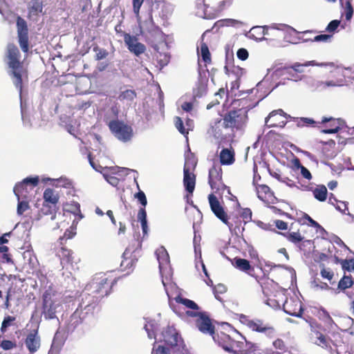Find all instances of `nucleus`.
<instances>
[{"instance_id":"nucleus-1","label":"nucleus","mask_w":354,"mask_h":354,"mask_svg":"<svg viewBox=\"0 0 354 354\" xmlns=\"http://www.w3.org/2000/svg\"><path fill=\"white\" fill-rule=\"evenodd\" d=\"M144 328L148 337L154 338L156 343H163L167 347L170 348L174 353L186 354L187 351L178 331L174 327L167 326L162 328L160 333L158 323L153 319H145Z\"/></svg>"},{"instance_id":"nucleus-2","label":"nucleus","mask_w":354,"mask_h":354,"mask_svg":"<svg viewBox=\"0 0 354 354\" xmlns=\"http://www.w3.org/2000/svg\"><path fill=\"white\" fill-rule=\"evenodd\" d=\"M24 270L27 275L24 278V287L26 286V297L30 302L35 299L38 293L37 279L39 277V261L30 244L24 243Z\"/></svg>"},{"instance_id":"nucleus-3","label":"nucleus","mask_w":354,"mask_h":354,"mask_svg":"<svg viewBox=\"0 0 354 354\" xmlns=\"http://www.w3.org/2000/svg\"><path fill=\"white\" fill-rule=\"evenodd\" d=\"M71 295H62L49 286L42 295V315L46 319L57 318V314L62 310V304L71 301Z\"/></svg>"},{"instance_id":"nucleus-4","label":"nucleus","mask_w":354,"mask_h":354,"mask_svg":"<svg viewBox=\"0 0 354 354\" xmlns=\"http://www.w3.org/2000/svg\"><path fill=\"white\" fill-rule=\"evenodd\" d=\"M157 259L159 263V270L162 277V283L167 297L171 299L169 288H175L176 285L170 283L173 274L172 269L169 264V257L164 247H160L156 251Z\"/></svg>"},{"instance_id":"nucleus-5","label":"nucleus","mask_w":354,"mask_h":354,"mask_svg":"<svg viewBox=\"0 0 354 354\" xmlns=\"http://www.w3.org/2000/svg\"><path fill=\"white\" fill-rule=\"evenodd\" d=\"M7 57L8 59V64L12 69V73L15 77V84L19 89L20 106L22 109V75L20 71L21 62H19L20 52L18 48L9 44L7 47Z\"/></svg>"},{"instance_id":"nucleus-6","label":"nucleus","mask_w":354,"mask_h":354,"mask_svg":"<svg viewBox=\"0 0 354 354\" xmlns=\"http://www.w3.org/2000/svg\"><path fill=\"white\" fill-rule=\"evenodd\" d=\"M113 284V281L109 279L106 274L97 273L86 286L85 289L100 299L109 294Z\"/></svg>"},{"instance_id":"nucleus-7","label":"nucleus","mask_w":354,"mask_h":354,"mask_svg":"<svg viewBox=\"0 0 354 354\" xmlns=\"http://www.w3.org/2000/svg\"><path fill=\"white\" fill-rule=\"evenodd\" d=\"M248 120V110L241 108L228 112L223 118V124L226 128L241 129Z\"/></svg>"},{"instance_id":"nucleus-8","label":"nucleus","mask_w":354,"mask_h":354,"mask_svg":"<svg viewBox=\"0 0 354 354\" xmlns=\"http://www.w3.org/2000/svg\"><path fill=\"white\" fill-rule=\"evenodd\" d=\"M99 300V299L84 288L77 299L78 306L76 309L83 313L84 316L93 315Z\"/></svg>"},{"instance_id":"nucleus-9","label":"nucleus","mask_w":354,"mask_h":354,"mask_svg":"<svg viewBox=\"0 0 354 354\" xmlns=\"http://www.w3.org/2000/svg\"><path fill=\"white\" fill-rule=\"evenodd\" d=\"M109 127L112 133L122 142H128L133 136L131 127L118 120L111 121Z\"/></svg>"},{"instance_id":"nucleus-10","label":"nucleus","mask_w":354,"mask_h":354,"mask_svg":"<svg viewBox=\"0 0 354 354\" xmlns=\"http://www.w3.org/2000/svg\"><path fill=\"white\" fill-rule=\"evenodd\" d=\"M240 321L253 331L263 333L270 337H273L275 334V330L273 327L264 324L263 322L260 319H251L248 316L241 315Z\"/></svg>"},{"instance_id":"nucleus-11","label":"nucleus","mask_w":354,"mask_h":354,"mask_svg":"<svg viewBox=\"0 0 354 354\" xmlns=\"http://www.w3.org/2000/svg\"><path fill=\"white\" fill-rule=\"evenodd\" d=\"M140 26L142 29L147 30L151 37H153L152 44L160 41L164 46H166V35L162 32L159 27L155 25L151 11L148 14L147 19L142 22Z\"/></svg>"},{"instance_id":"nucleus-12","label":"nucleus","mask_w":354,"mask_h":354,"mask_svg":"<svg viewBox=\"0 0 354 354\" xmlns=\"http://www.w3.org/2000/svg\"><path fill=\"white\" fill-rule=\"evenodd\" d=\"M186 315L192 317H198L196 320V326L200 331L203 333L209 334L212 335H214V327L212 325L209 317L205 313L187 310Z\"/></svg>"},{"instance_id":"nucleus-13","label":"nucleus","mask_w":354,"mask_h":354,"mask_svg":"<svg viewBox=\"0 0 354 354\" xmlns=\"http://www.w3.org/2000/svg\"><path fill=\"white\" fill-rule=\"evenodd\" d=\"M262 291L267 299L264 301L265 304L274 309L281 308V304L286 299V295L283 290L271 291L268 286H262Z\"/></svg>"},{"instance_id":"nucleus-14","label":"nucleus","mask_w":354,"mask_h":354,"mask_svg":"<svg viewBox=\"0 0 354 354\" xmlns=\"http://www.w3.org/2000/svg\"><path fill=\"white\" fill-rule=\"evenodd\" d=\"M173 288H169V292H170V296L171 299L168 297L169 299V304L170 308L172 309V310L177 314L179 316H181L183 315V312L180 310V307L179 306V304L184 305L186 308L194 310L193 311H198L199 310V307L194 301L183 298L180 297V295L176 296L174 299L175 300L176 303H174L172 301V295L171 293V290Z\"/></svg>"},{"instance_id":"nucleus-15","label":"nucleus","mask_w":354,"mask_h":354,"mask_svg":"<svg viewBox=\"0 0 354 354\" xmlns=\"http://www.w3.org/2000/svg\"><path fill=\"white\" fill-rule=\"evenodd\" d=\"M39 324L37 322L31 324L30 331L27 335L25 339V344L30 352V354H33L38 351L40 347V337L38 335Z\"/></svg>"},{"instance_id":"nucleus-16","label":"nucleus","mask_w":354,"mask_h":354,"mask_svg":"<svg viewBox=\"0 0 354 354\" xmlns=\"http://www.w3.org/2000/svg\"><path fill=\"white\" fill-rule=\"evenodd\" d=\"M283 311L291 316L301 317L303 313L301 302L297 298H290L286 297L282 304Z\"/></svg>"},{"instance_id":"nucleus-17","label":"nucleus","mask_w":354,"mask_h":354,"mask_svg":"<svg viewBox=\"0 0 354 354\" xmlns=\"http://www.w3.org/2000/svg\"><path fill=\"white\" fill-rule=\"evenodd\" d=\"M208 199L211 209L213 212V213L218 218H219L223 223L227 225L228 227L231 230L233 225L228 221L227 216L225 212L224 209L221 205L217 198L214 195L210 194L209 195Z\"/></svg>"},{"instance_id":"nucleus-18","label":"nucleus","mask_w":354,"mask_h":354,"mask_svg":"<svg viewBox=\"0 0 354 354\" xmlns=\"http://www.w3.org/2000/svg\"><path fill=\"white\" fill-rule=\"evenodd\" d=\"M124 41L128 50L136 56H140L146 50L145 46L138 41L137 37L125 33L124 35Z\"/></svg>"},{"instance_id":"nucleus-19","label":"nucleus","mask_w":354,"mask_h":354,"mask_svg":"<svg viewBox=\"0 0 354 354\" xmlns=\"http://www.w3.org/2000/svg\"><path fill=\"white\" fill-rule=\"evenodd\" d=\"M141 245V241L138 239L135 238L125 249L122 254V257L126 261L130 259V262L127 263V266H128L129 264L132 263L134 260H137V257L140 254Z\"/></svg>"},{"instance_id":"nucleus-20","label":"nucleus","mask_w":354,"mask_h":354,"mask_svg":"<svg viewBox=\"0 0 354 354\" xmlns=\"http://www.w3.org/2000/svg\"><path fill=\"white\" fill-rule=\"evenodd\" d=\"M222 169L218 163H214L209 170V183L212 189H219L223 184L221 182Z\"/></svg>"},{"instance_id":"nucleus-21","label":"nucleus","mask_w":354,"mask_h":354,"mask_svg":"<svg viewBox=\"0 0 354 354\" xmlns=\"http://www.w3.org/2000/svg\"><path fill=\"white\" fill-rule=\"evenodd\" d=\"M336 72L341 73V77H336L335 80H332L335 84V87L342 86L354 82V71H351L350 68L339 67L337 68Z\"/></svg>"},{"instance_id":"nucleus-22","label":"nucleus","mask_w":354,"mask_h":354,"mask_svg":"<svg viewBox=\"0 0 354 354\" xmlns=\"http://www.w3.org/2000/svg\"><path fill=\"white\" fill-rule=\"evenodd\" d=\"M279 115V117H284L286 118H288V115L286 113H285L283 110L278 109L272 111L267 118L265 119V126L268 128L271 127H283L286 124V122L281 120L280 121L277 118V115Z\"/></svg>"},{"instance_id":"nucleus-23","label":"nucleus","mask_w":354,"mask_h":354,"mask_svg":"<svg viewBox=\"0 0 354 354\" xmlns=\"http://www.w3.org/2000/svg\"><path fill=\"white\" fill-rule=\"evenodd\" d=\"M44 4L41 0H31L28 5V18L34 21L44 15Z\"/></svg>"},{"instance_id":"nucleus-24","label":"nucleus","mask_w":354,"mask_h":354,"mask_svg":"<svg viewBox=\"0 0 354 354\" xmlns=\"http://www.w3.org/2000/svg\"><path fill=\"white\" fill-rule=\"evenodd\" d=\"M152 47L157 53L156 57L157 62L160 66V68L161 69L168 64L170 59V56L168 53L160 52V50H164L165 48H167V44L166 43V46H164L161 42L156 41L152 44Z\"/></svg>"},{"instance_id":"nucleus-25","label":"nucleus","mask_w":354,"mask_h":354,"mask_svg":"<svg viewBox=\"0 0 354 354\" xmlns=\"http://www.w3.org/2000/svg\"><path fill=\"white\" fill-rule=\"evenodd\" d=\"M322 122H328L326 125L327 128L322 131L324 133H335L342 130L345 127L344 121L341 119L324 118Z\"/></svg>"},{"instance_id":"nucleus-26","label":"nucleus","mask_w":354,"mask_h":354,"mask_svg":"<svg viewBox=\"0 0 354 354\" xmlns=\"http://www.w3.org/2000/svg\"><path fill=\"white\" fill-rule=\"evenodd\" d=\"M254 347V350L257 348V345L247 342H240L233 340L229 353L234 354H248V351Z\"/></svg>"},{"instance_id":"nucleus-27","label":"nucleus","mask_w":354,"mask_h":354,"mask_svg":"<svg viewBox=\"0 0 354 354\" xmlns=\"http://www.w3.org/2000/svg\"><path fill=\"white\" fill-rule=\"evenodd\" d=\"M306 84L314 91H322L327 87H335V84L332 80L320 81L312 77H304Z\"/></svg>"},{"instance_id":"nucleus-28","label":"nucleus","mask_w":354,"mask_h":354,"mask_svg":"<svg viewBox=\"0 0 354 354\" xmlns=\"http://www.w3.org/2000/svg\"><path fill=\"white\" fill-rule=\"evenodd\" d=\"M86 317L87 316H84L83 313L76 309L66 322V329L68 332H73Z\"/></svg>"},{"instance_id":"nucleus-29","label":"nucleus","mask_w":354,"mask_h":354,"mask_svg":"<svg viewBox=\"0 0 354 354\" xmlns=\"http://www.w3.org/2000/svg\"><path fill=\"white\" fill-rule=\"evenodd\" d=\"M44 204H49V208L55 209L59 201L58 194L51 188H46L43 194Z\"/></svg>"},{"instance_id":"nucleus-30","label":"nucleus","mask_w":354,"mask_h":354,"mask_svg":"<svg viewBox=\"0 0 354 354\" xmlns=\"http://www.w3.org/2000/svg\"><path fill=\"white\" fill-rule=\"evenodd\" d=\"M183 173V184L185 189L187 192L192 194L195 188L196 177L194 174L189 171L187 167H184Z\"/></svg>"},{"instance_id":"nucleus-31","label":"nucleus","mask_w":354,"mask_h":354,"mask_svg":"<svg viewBox=\"0 0 354 354\" xmlns=\"http://www.w3.org/2000/svg\"><path fill=\"white\" fill-rule=\"evenodd\" d=\"M324 65H325V64H320V63H318V62H315V60H313V61L306 62L304 64H300L299 62H295L292 65H291L290 66H288V67L286 66V67L283 68L282 70L292 69L295 73H301L304 72V70L303 68L304 66H316L323 67Z\"/></svg>"},{"instance_id":"nucleus-32","label":"nucleus","mask_w":354,"mask_h":354,"mask_svg":"<svg viewBox=\"0 0 354 354\" xmlns=\"http://www.w3.org/2000/svg\"><path fill=\"white\" fill-rule=\"evenodd\" d=\"M235 160L234 152L232 149H223L220 153V162L221 165H230Z\"/></svg>"},{"instance_id":"nucleus-33","label":"nucleus","mask_w":354,"mask_h":354,"mask_svg":"<svg viewBox=\"0 0 354 354\" xmlns=\"http://www.w3.org/2000/svg\"><path fill=\"white\" fill-rule=\"evenodd\" d=\"M308 190H312L314 197L320 202H324L327 198L328 191L326 186L323 185H317L313 189L312 187H306Z\"/></svg>"},{"instance_id":"nucleus-34","label":"nucleus","mask_w":354,"mask_h":354,"mask_svg":"<svg viewBox=\"0 0 354 354\" xmlns=\"http://www.w3.org/2000/svg\"><path fill=\"white\" fill-rule=\"evenodd\" d=\"M24 229L30 230L32 227V225L33 223V217L30 214H32V212H29L30 208L28 203H26L24 200Z\"/></svg>"},{"instance_id":"nucleus-35","label":"nucleus","mask_w":354,"mask_h":354,"mask_svg":"<svg viewBox=\"0 0 354 354\" xmlns=\"http://www.w3.org/2000/svg\"><path fill=\"white\" fill-rule=\"evenodd\" d=\"M245 36L251 39H254L257 41H261L266 40L267 39L262 35V26H253L250 31H248Z\"/></svg>"},{"instance_id":"nucleus-36","label":"nucleus","mask_w":354,"mask_h":354,"mask_svg":"<svg viewBox=\"0 0 354 354\" xmlns=\"http://www.w3.org/2000/svg\"><path fill=\"white\" fill-rule=\"evenodd\" d=\"M44 182L50 181L51 185L55 187H63L66 188H70L72 187V182L66 177H61L59 178H43Z\"/></svg>"},{"instance_id":"nucleus-37","label":"nucleus","mask_w":354,"mask_h":354,"mask_svg":"<svg viewBox=\"0 0 354 354\" xmlns=\"http://www.w3.org/2000/svg\"><path fill=\"white\" fill-rule=\"evenodd\" d=\"M234 339H232L229 335L221 333L218 335V344L226 351H229L230 346Z\"/></svg>"},{"instance_id":"nucleus-38","label":"nucleus","mask_w":354,"mask_h":354,"mask_svg":"<svg viewBox=\"0 0 354 354\" xmlns=\"http://www.w3.org/2000/svg\"><path fill=\"white\" fill-rule=\"evenodd\" d=\"M138 219L141 223V227L143 232V236H147L148 234V225L147 220V212L145 208H140L138 213Z\"/></svg>"},{"instance_id":"nucleus-39","label":"nucleus","mask_w":354,"mask_h":354,"mask_svg":"<svg viewBox=\"0 0 354 354\" xmlns=\"http://www.w3.org/2000/svg\"><path fill=\"white\" fill-rule=\"evenodd\" d=\"M39 182V178L38 176H28L24 178V191L28 189H32L36 187Z\"/></svg>"},{"instance_id":"nucleus-40","label":"nucleus","mask_w":354,"mask_h":354,"mask_svg":"<svg viewBox=\"0 0 354 354\" xmlns=\"http://www.w3.org/2000/svg\"><path fill=\"white\" fill-rule=\"evenodd\" d=\"M16 21L18 33V40L20 46L22 48V18L16 15H11V18L9 19L10 23Z\"/></svg>"},{"instance_id":"nucleus-41","label":"nucleus","mask_w":354,"mask_h":354,"mask_svg":"<svg viewBox=\"0 0 354 354\" xmlns=\"http://www.w3.org/2000/svg\"><path fill=\"white\" fill-rule=\"evenodd\" d=\"M136 97V93L133 90L127 89L121 91L118 95V100L121 102H131Z\"/></svg>"},{"instance_id":"nucleus-42","label":"nucleus","mask_w":354,"mask_h":354,"mask_svg":"<svg viewBox=\"0 0 354 354\" xmlns=\"http://www.w3.org/2000/svg\"><path fill=\"white\" fill-rule=\"evenodd\" d=\"M332 38V35H326V34H322L315 36L313 39L311 38H303L301 39L299 37V39H302L304 42H308V41H316V42H330Z\"/></svg>"},{"instance_id":"nucleus-43","label":"nucleus","mask_w":354,"mask_h":354,"mask_svg":"<svg viewBox=\"0 0 354 354\" xmlns=\"http://www.w3.org/2000/svg\"><path fill=\"white\" fill-rule=\"evenodd\" d=\"M13 191L15 194L18 198V204H17V212L19 214H22V201L20 200V194L22 192V182L18 183L15 185Z\"/></svg>"},{"instance_id":"nucleus-44","label":"nucleus","mask_w":354,"mask_h":354,"mask_svg":"<svg viewBox=\"0 0 354 354\" xmlns=\"http://www.w3.org/2000/svg\"><path fill=\"white\" fill-rule=\"evenodd\" d=\"M234 265L236 268L242 271H248L250 268L249 261L244 259L235 258Z\"/></svg>"},{"instance_id":"nucleus-45","label":"nucleus","mask_w":354,"mask_h":354,"mask_svg":"<svg viewBox=\"0 0 354 354\" xmlns=\"http://www.w3.org/2000/svg\"><path fill=\"white\" fill-rule=\"evenodd\" d=\"M354 286V282L352 281L351 276L344 275L339 281L338 288L340 290H345Z\"/></svg>"},{"instance_id":"nucleus-46","label":"nucleus","mask_w":354,"mask_h":354,"mask_svg":"<svg viewBox=\"0 0 354 354\" xmlns=\"http://www.w3.org/2000/svg\"><path fill=\"white\" fill-rule=\"evenodd\" d=\"M321 64H324V66L329 67L331 77L333 78L331 80H335L336 77H341V73H337L336 70L337 68L342 67V66L336 65L334 62H322Z\"/></svg>"},{"instance_id":"nucleus-47","label":"nucleus","mask_w":354,"mask_h":354,"mask_svg":"<svg viewBox=\"0 0 354 354\" xmlns=\"http://www.w3.org/2000/svg\"><path fill=\"white\" fill-rule=\"evenodd\" d=\"M294 121L297 122L299 127L313 126L316 123L315 121L309 118H294Z\"/></svg>"},{"instance_id":"nucleus-48","label":"nucleus","mask_w":354,"mask_h":354,"mask_svg":"<svg viewBox=\"0 0 354 354\" xmlns=\"http://www.w3.org/2000/svg\"><path fill=\"white\" fill-rule=\"evenodd\" d=\"M200 51H201V55L203 60L206 63L210 62H211L210 53L209 51L208 46L206 44L201 42Z\"/></svg>"},{"instance_id":"nucleus-49","label":"nucleus","mask_w":354,"mask_h":354,"mask_svg":"<svg viewBox=\"0 0 354 354\" xmlns=\"http://www.w3.org/2000/svg\"><path fill=\"white\" fill-rule=\"evenodd\" d=\"M170 348L165 347L162 344L154 343L151 354H170Z\"/></svg>"},{"instance_id":"nucleus-50","label":"nucleus","mask_w":354,"mask_h":354,"mask_svg":"<svg viewBox=\"0 0 354 354\" xmlns=\"http://www.w3.org/2000/svg\"><path fill=\"white\" fill-rule=\"evenodd\" d=\"M206 93V85L202 81L199 80L197 83L196 88L194 90L195 97H201Z\"/></svg>"},{"instance_id":"nucleus-51","label":"nucleus","mask_w":354,"mask_h":354,"mask_svg":"<svg viewBox=\"0 0 354 354\" xmlns=\"http://www.w3.org/2000/svg\"><path fill=\"white\" fill-rule=\"evenodd\" d=\"M315 337L317 340L315 342V343L322 347H326L327 348L329 346V340L326 337L325 335L323 334L316 332L315 333Z\"/></svg>"},{"instance_id":"nucleus-52","label":"nucleus","mask_w":354,"mask_h":354,"mask_svg":"<svg viewBox=\"0 0 354 354\" xmlns=\"http://www.w3.org/2000/svg\"><path fill=\"white\" fill-rule=\"evenodd\" d=\"M73 252L71 250L67 249H62V259L61 263L64 264V261L66 263H73Z\"/></svg>"},{"instance_id":"nucleus-53","label":"nucleus","mask_w":354,"mask_h":354,"mask_svg":"<svg viewBox=\"0 0 354 354\" xmlns=\"http://www.w3.org/2000/svg\"><path fill=\"white\" fill-rule=\"evenodd\" d=\"M216 24L220 26H236L242 24V22L233 19H225L218 21Z\"/></svg>"},{"instance_id":"nucleus-54","label":"nucleus","mask_w":354,"mask_h":354,"mask_svg":"<svg viewBox=\"0 0 354 354\" xmlns=\"http://www.w3.org/2000/svg\"><path fill=\"white\" fill-rule=\"evenodd\" d=\"M342 8L344 10L342 15H344L347 21H350L352 19L353 15V8L351 3H348L347 5L342 6Z\"/></svg>"},{"instance_id":"nucleus-55","label":"nucleus","mask_w":354,"mask_h":354,"mask_svg":"<svg viewBox=\"0 0 354 354\" xmlns=\"http://www.w3.org/2000/svg\"><path fill=\"white\" fill-rule=\"evenodd\" d=\"M340 263L342 265V269L344 270H346L348 272L354 271V259H345V260H340Z\"/></svg>"},{"instance_id":"nucleus-56","label":"nucleus","mask_w":354,"mask_h":354,"mask_svg":"<svg viewBox=\"0 0 354 354\" xmlns=\"http://www.w3.org/2000/svg\"><path fill=\"white\" fill-rule=\"evenodd\" d=\"M287 239L294 243H297L304 239L299 232H290L286 235Z\"/></svg>"},{"instance_id":"nucleus-57","label":"nucleus","mask_w":354,"mask_h":354,"mask_svg":"<svg viewBox=\"0 0 354 354\" xmlns=\"http://www.w3.org/2000/svg\"><path fill=\"white\" fill-rule=\"evenodd\" d=\"M174 122H175V127L178 130V131L183 134L186 135L188 134L187 130L185 128L183 122L179 117H176L174 118Z\"/></svg>"},{"instance_id":"nucleus-58","label":"nucleus","mask_w":354,"mask_h":354,"mask_svg":"<svg viewBox=\"0 0 354 354\" xmlns=\"http://www.w3.org/2000/svg\"><path fill=\"white\" fill-rule=\"evenodd\" d=\"M144 0H133V10L135 13L137 20L140 19V9L143 3Z\"/></svg>"},{"instance_id":"nucleus-59","label":"nucleus","mask_w":354,"mask_h":354,"mask_svg":"<svg viewBox=\"0 0 354 354\" xmlns=\"http://www.w3.org/2000/svg\"><path fill=\"white\" fill-rule=\"evenodd\" d=\"M15 320V317L12 316H7L4 318L1 327V331L2 333H5L6 331V328L12 324V322Z\"/></svg>"},{"instance_id":"nucleus-60","label":"nucleus","mask_w":354,"mask_h":354,"mask_svg":"<svg viewBox=\"0 0 354 354\" xmlns=\"http://www.w3.org/2000/svg\"><path fill=\"white\" fill-rule=\"evenodd\" d=\"M196 165V162L195 158L192 156V155L187 156L185 158V162L184 167H187L189 169V171L193 169Z\"/></svg>"},{"instance_id":"nucleus-61","label":"nucleus","mask_w":354,"mask_h":354,"mask_svg":"<svg viewBox=\"0 0 354 354\" xmlns=\"http://www.w3.org/2000/svg\"><path fill=\"white\" fill-rule=\"evenodd\" d=\"M304 218L306 219L310 225L315 228L317 230H320L321 232H326L325 230L315 221H314L309 215L307 214H304Z\"/></svg>"},{"instance_id":"nucleus-62","label":"nucleus","mask_w":354,"mask_h":354,"mask_svg":"<svg viewBox=\"0 0 354 354\" xmlns=\"http://www.w3.org/2000/svg\"><path fill=\"white\" fill-rule=\"evenodd\" d=\"M28 51V28L26 23L24 21V53Z\"/></svg>"},{"instance_id":"nucleus-63","label":"nucleus","mask_w":354,"mask_h":354,"mask_svg":"<svg viewBox=\"0 0 354 354\" xmlns=\"http://www.w3.org/2000/svg\"><path fill=\"white\" fill-rule=\"evenodd\" d=\"M135 198H137L140 204L143 206L142 208H145L147 204V201L145 193L142 191H140L135 194Z\"/></svg>"},{"instance_id":"nucleus-64","label":"nucleus","mask_w":354,"mask_h":354,"mask_svg":"<svg viewBox=\"0 0 354 354\" xmlns=\"http://www.w3.org/2000/svg\"><path fill=\"white\" fill-rule=\"evenodd\" d=\"M340 24V21L335 19L331 21L327 26L326 30L328 32H335Z\"/></svg>"}]
</instances>
